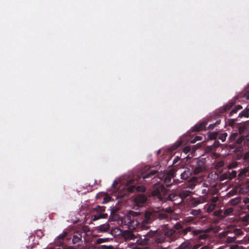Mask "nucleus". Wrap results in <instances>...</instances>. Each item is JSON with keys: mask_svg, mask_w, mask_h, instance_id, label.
<instances>
[{"mask_svg": "<svg viewBox=\"0 0 249 249\" xmlns=\"http://www.w3.org/2000/svg\"><path fill=\"white\" fill-rule=\"evenodd\" d=\"M238 111L237 109L235 107L233 108L230 113L229 116H231L234 113H236Z\"/></svg>", "mask_w": 249, "mask_h": 249, "instance_id": "nucleus-43", "label": "nucleus"}, {"mask_svg": "<svg viewBox=\"0 0 249 249\" xmlns=\"http://www.w3.org/2000/svg\"><path fill=\"white\" fill-rule=\"evenodd\" d=\"M227 136L228 134L226 132L220 134L218 135V139L221 140L222 142H224L226 140Z\"/></svg>", "mask_w": 249, "mask_h": 249, "instance_id": "nucleus-26", "label": "nucleus"}, {"mask_svg": "<svg viewBox=\"0 0 249 249\" xmlns=\"http://www.w3.org/2000/svg\"><path fill=\"white\" fill-rule=\"evenodd\" d=\"M202 194H204V195H205V194H207V191L206 189H203L202 190Z\"/></svg>", "mask_w": 249, "mask_h": 249, "instance_id": "nucleus-57", "label": "nucleus"}, {"mask_svg": "<svg viewBox=\"0 0 249 249\" xmlns=\"http://www.w3.org/2000/svg\"><path fill=\"white\" fill-rule=\"evenodd\" d=\"M236 121V119H231L228 120V122L229 123V125L230 126H232Z\"/></svg>", "mask_w": 249, "mask_h": 249, "instance_id": "nucleus-37", "label": "nucleus"}, {"mask_svg": "<svg viewBox=\"0 0 249 249\" xmlns=\"http://www.w3.org/2000/svg\"><path fill=\"white\" fill-rule=\"evenodd\" d=\"M167 189L163 184L156 183L154 184L152 191V195L157 197L160 201L167 200L177 202L180 201L178 194L173 193L166 194Z\"/></svg>", "mask_w": 249, "mask_h": 249, "instance_id": "nucleus-3", "label": "nucleus"}, {"mask_svg": "<svg viewBox=\"0 0 249 249\" xmlns=\"http://www.w3.org/2000/svg\"><path fill=\"white\" fill-rule=\"evenodd\" d=\"M237 172L236 171L232 170L231 172H229L228 175V178L229 179L231 180L236 176Z\"/></svg>", "mask_w": 249, "mask_h": 249, "instance_id": "nucleus-25", "label": "nucleus"}, {"mask_svg": "<svg viewBox=\"0 0 249 249\" xmlns=\"http://www.w3.org/2000/svg\"><path fill=\"white\" fill-rule=\"evenodd\" d=\"M192 192L189 190H182L179 193L178 195L179 196V198L180 201H178L177 203L175 202V204H178L182 202L183 200L187 197L188 196H190L191 195Z\"/></svg>", "mask_w": 249, "mask_h": 249, "instance_id": "nucleus-15", "label": "nucleus"}, {"mask_svg": "<svg viewBox=\"0 0 249 249\" xmlns=\"http://www.w3.org/2000/svg\"><path fill=\"white\" fill-rule=\"evenodd\" d=\"M220 178H221V180H223L224 179H228L227 174H223L221 176Z\"/></svg>", "mask_w": 249, "mask_h": 249, "instance_id": "nucleus-44", "label": "nucleus"}, {"mask_svg": "<svg viewBox=\"0 0 249 249\" xmlns=\"http://www.w3.org/2000/svg\"><path fill=\"white\" fill-rule=\"evenodd\" d=\"M243 201L245 204H247L248 203H249V197L245 198Z\"/></svg>", "mask_w": 249, "mask_h": 249, "instance_id": "nucleus-53", "label": "nucleus"}, {"mask_svg": "<svg viewBox=\"0 0 249 249\" xmlns=\"http://www.w3.org/2000/svg\"><path fill=\"white\" fill-rule=\"evenodd\" d=\"M216 205L215 204H211L210 205L207 209V211L208 212H213L214 209L215 208Z\"/></svg>", "mask_w": 249, "mask_h": 249, "instance_id": "nucleus-31", "label": "nucleus"}, {"mask_svg": "<svg viewBox=\"0 0 249 249\" xmlns=\"http://www.w3.org/2000/svg\"><path fill=\"white\" fill-rule=\"evenodd\" d=\"M82 233L81 231H77L74 233L72 239L73 244H77V246H79L82 243Z\"/></svg>", "mask_w": 249, "mask_h": 249, "instance_id": "nucleus-12", "label": "nucleus"}, {"mask_svg": "<svg viewBox=\"0 0 249 249\" xmlns=\"http://www.w3.org/2000/svg\"><path fill=\"white\" fill-rule=\"evenodd\" d=\"M196 204H200V201H196Z\"/></svg>", "mask_w": 249, "mask_h": 249, "instance_id": "nucleus-61", "label": "nucleus"}, {"mask_svg": "<svg viewBox=\"0 0 249 249\" xmlns=\"http://www.w3.org/2000/svg\"><path fill=\"white\" fill-rule=\"evenodd\" d=\"M133 249H150V248L148 247H145L144 248L136 247L134 248Z\"/></svg>", "mask_w": 249, "mask_h": 249, "instance_id": "nucleus-52", "label": "nucleus"}, {"mask_svg": "<svg viewBox=\"0 0 249 249\" xmlns=\"http://www.w3.org/2000/svg\"><path fill=\"white\" fill-rule=\"evenodd\" d=\"M191 150V148L190 146H186L184 147L183 149V151L185 154H187L189 153Z\"/></svg>", "mask_w": 249, "mask_h": 249, "instance_id": "nucleus-36", "label": "nucleus"}, {"mask_svg": "<svg viewBox=\"0 0 249 249\" xmlns=\"http://www.w3.org/2000/svg\"><path fill=\"white\" fill-rule=\"evenodd\" d=\"M191 175V172L189 170H185L180 175V178L183 180H186Z\"/></svg>", "mask_w": 249, "mask_h": 249, "instance_id": "nucleus-23", "label": "nucleus"}, {"mask_svg": "<svg viewBox=\"0 0 249 249\" xmlns=\"http://www.w3.org/2000/svg\"><path fill=\"white\" fill-rule=\"evenodd\" d=\"M147 198L144 194H138L134 198V202L138 206H141L144 204L147 200Z\"/></svg>", "mask_w": 249, "mask_h": 249, "instance_id": "nucleus-11", "label": "nucleus"}, {"mask_svg": "<svg viewBox=\"0 0 249 249\" xmlns=\"http://www.w3.org/2000/svg\"><path fill=\"white\" fill-rule=\"evenodd\" d=\"M36 234L38 237L40 238L44 236V233L41 230H37L36 231Z\"/></svg>", "mask_w": 249, "mask_h": 249, "instance_id": "nucleus-30", "label": "nucleus"}, {"mask_svg": "<svg viewBox=\"0 0 249 249\" xmlns=\"http://www.w3.org/2000/svg\"><path fill=\"white\" fill-rule=\"evenodd\" d=\"M249 219V214H247L243 218V220L248 222Z\"/></svg>", "mask_w": 249, "mask_h": 249, "instance_id": "nucleus-47", "label": "nucleus"}, {"mask_svg": "<svg viewBox=\"0 0 249 249\" xmlns=\"http://www.w3.org/2000/svg\"><path fill=\"white\" fill-rule=\"evenodd\" d=\"M247 209L249 210V205L247 206Z\"/></svg>", "mask_w": 249, "mask_h": 249, "instance_id": "nucleus-63", "label": "nucleus"}, {"mask_svg": "<svg viewBox=\"0 0 249 249\" xmlns=\"http://www.w3.org/2000/svg\"><path fill=\"white\" fill-rule=\"evenodd\" d=\"M121 232L122 237L125 240H134L136 238L132 232L129 231H120Z\"/></svg>", "mask_w": 249, "mask_h": 249, "instance_id": "nucleus-17", "label": "nucleus"}, {"mask_svg": "<svg viewBox=\"0 0 249 249\" xmlns=\"http://www.w3.org/2000/svg\"><path fill=\"white\" fill-rule=\"evenodd\" d=\"M193 229V227L190 226L183 229V224L179 221L177 222L172 229H158L155 231L157 244H162L166 241L169 242H174L179 237L186 236Z\"/></svg>", "mask_w": 249, "mask_h": 249, "instance_id": "nucleus-1", "label": "nucleus"}, {"mask_svg": "<svg viewBox=\"0 0 249 249\" xmlns=\"http://www.w3.org/2000/svg\"><path fill=\"white\" fill-rule=\"evenodd\" d=\"M249 168V166H247L246 168L242 170L238 175V179L241 182L242 184L244 183L245 182L244 179L248 176L247 173Z\"/></svg>", "mask_w": 249, "mask_h": 249, "instance_id": "nucleus-19", "label": "nucleus"}, {"mask_svg": "<svg viewBox=\"0 0 249 249\" xmlns=\"http://www.w3.org/2000/svg\"><path fill=\"white\" fill-rule=\"evenodd\" d=\"M126 189L128 193H133L135 191L138 192H144L145 188L143 186H136L135 180L133 179H129L126 181Z\"/></svg>", "mask_w": 249, "mask_h": 249, "instance_id": "nucleus-8", "label": "nucleus"}, {"mask_svg": "<svg viewBox=\"0 0 249 249\" xmlns=\"http://www.w3.org/2000/svg\"><path fill=\"white\" fill-rule=\"evenodd\" d=\"M248 158H249V151L246 152L244 155V159H248Z\"/></svg>", "mask_w": 249, "mask_h": 249, "instance_id": "nucleus-51", "label": "nucleus"}, {"mask_svg": "<svg viewBox=\"0 0 249 249\" xmlns=\"http://www.w3.org/2000/svg\"><path fill=\"white\" fill-rule=\"evenodd\" d=\"M82 231L84 232V233H86L89 231V227L87 226H83L82 228Z\"/></svg>", "mask_w": 249, "mask_h": 249, "instance_id": "nucleus-40", "label": "nucleus"}, {"mask_svg": "<svg viewBox=\"0 0 249 249\" xmlns=\"http://www.w3.org/2000/svg\"><path fill=\"white\" fill-rule=\"evenodd\" d=\"M239 132L240 134L239 138H237L238 134L237 133H232L229 138L230 142H234L236 140V143L240 145L239 147L240 150L248 149L249 148V131L247 127L245 125L240 126L239 128Z\"/></svg>", "mask_w": 249, "mask_h": 249, "instance_id": "nucleus-4", "label": "nucleus"}, {"mask_svg": "<svg viewBox=\"0 0 249 249\" xmlns=\"http://www.w3.org/2000/svg\"><path fill=\"white\" fill-rule=\"evenodd\" d=\"M202 140V137L199 136H196L195 138L191 141L192 143H195L196 141H201Z\"/></svg>", "mask_w": 249, "mask_h": 249, "instance_id": "nucleus-32", "label": "nucleus"}, {"mask_svg": "<svg viewBox=\"0 0 249 249\" xmlns=\"http://www.w3.org/2000/svg\"><path fill=\"white\" fill-rule=\"evenodd\" d=\"M96 231L98 233L110 232L112 234L110 225L108 223H105L96 227Z\"/></svg>", "mask_w": 249, "mask_h": 249, "instance_id": "nucleus-13", "label": "nucleus"}, {"mask_svg": "<svg viewBox=\"0 0 249 249\" xmlns=\"http://www.w3.org/2000/svg\"><path fill=\"white\" fill-rule=\"evenodd\" d=\"M106 207L104 206H96L92 209L91 219L96 221L101 218H106L107 214L105 213Z\"/></svg>", "mask_w": 249, "mask_h": 249, "instance_id": "nucleus-7", "label": "nucleus"}, {"mask_svg": "<svg viewBox=\"0 0 249 249\" xmlns=\"http://www.w3.org/2000/svg\"><path fill=\"white\" fill-rule=\"evenodd\" d=\"M196 186V184L194 183H190L187 186V188H189L191 189H193Z\"/></svg>", "mask_w": 249, "mask_h": 249, "instance_id": "nucleus-46", "label": "nucleus"}, {"mask_svg": "<svg viewBox=\"0 0 249 249\" xmlns=\"http://www.w3.org/2000/svg\"><path fill=\"white\" fill-rule=\"evenodd\" d=\"M218 200V197H213L212 199V202L213 203H216Z\"/></svg>", "mask_w": 249, "mask_h": 249, "instance_id": "nucleus-50", "label": "nucleus"}, {"mask_svg": "<svg viewBox=\"0 0 249 249\" xmlns=\"http://www.w3.org/2000/svg\"><path fill=\"white\" fill-rule=\"evenodd\" d=\"M213 146L212 145H211V146H208L207 147H206V150L207 152H211L213 151Z\"/></svg>", "mask_w": 249, "mask_h": 249, "instance_id": "nucleus-42", "label": "nucleus"}, {"mask_svg": "<svg viewBox=\"0 0 249 249\" xmlns=\"http://www.w3.org/2000/svg\"><path fill=\"white\" fill-rule=\"evenodd\" d=\"M200 249H211L209 246L208 245H205L202 246Z\"/></svg>", "mask_w": 249, "mask_h": 249, "instance_id": "nucleus-54", "label": "nucleus"}, {"mask_svg": "<svg viewBox=\"0 0 249 249\" xmlns=\"http://www.w3.org/2000/svg\"><path fill=\"white\" fill-rule=\"evenodd\" d=\"M248 91L247 90V93L245 94V96L247 99H249V94H248Z\"/></svg>", "mask_w": 249, "mask_h": 249, "instance_id": "nucleus-59", "label": "nucleus"}, {"mask_svg": "<svg viewBox=\"0 0 249 249\" xmlns=\"http://www.w3.org/2000/svg\"><path fill=\"white\" fill-rule=\"evenodd\" d=\"M243 116H245L246 117H249V109L248 108V107L246 108V112H242L239 113L238 117H242Z\"/></svg>", "mask_w": 249, "mask_h": 249, "instance_id": "nucleus-27", "label": "nucleus"}, {"mask_svg": "<svg viewBox=\"0 0 249 249\" xmlns=\"http://www.w3.org/2000/svg\"><path fill=\"white\" fill-rule=\"evenodd\" d=\"M159 244L154 243L153 245V249H166V248L159 245Z\"/></svg>", "mask_w": 249, "mask_h": 249, "instance_id": "nucleus-35", "label": "nucleus"}, {"mask_svg": "<svg viewBox=\"0 0 249 249\" xmlns=\"http://www.w3.org/2000/svg\"><path fill=\"white\" fill-rule=\"evenodd\" d=\"M235 108H236V109H237V110H240V109H242V107H241V106H240V105H238L237 106H236V107H235Z\"/></svg>", "mask_w": 249, "mask_h": 249, "instance_id": "nucleus-58", "label": "nucleus"}, {"mask_svg": "<svg viewBox=\"0 0 249 249\" xmlns=\"http://www.w3.org/2000/svg\"><path fill=\"white\" fill-rule=\"evenodd\" d=\"M233 210L231 208H229L226 209L224 212V214L226 215L229 214L230 213H232Z\"/></svg>", "mask_w": 249, "mask_h": 249, "instance_id": "nucleus-39", "label": "nucleus"}, {"mask_svg": "<svg viewBox=\"0 0 249 249\" xmlns=\"http://www.w3.org/2000/svg\"><path fill=\"white\" fill-rule=\"evenodd\" d=\"M218 135L217 132H213L209 135V138L211 140H215L218 138Z\"/></svg>", "mask_w": 249, "mask_h": 249, "instance_id": "nucleus-29", "label": "nucleus"}, {"mask_svg": "<svg viewBox=\"0 0 249 249\" xmlns=\"http://www.w3.org/2000/svg\"><path fill=\"white\" fill-rule=\"evenodd\" d=\"M220 145V143H219V142L218 141H214L213 144L212 145L213 147L214 148H216L218 147Z\"/></svg>", "mask_w": 249, "mask_h": 249, "instance_id": "nucleus-38", "label": "nucleus"}, {"mask_svg": "<svg viewBox=\"0 0 249 249\" xmlns=\"http://www.w3.org/2000/svg\"><path fill=\"white\" fill-rule=\"evenodd\" d=\"M122 223L124 225H127L129 230L135 229L139 224L137 221L131 219V216L129 215L124 216L122 220Z\"/></svg>", "mask_w": 249, "mask_h": 249, "instance_id": "nucleus-9", "label": "nucleus"}, {"mask_svg": "<svg viewBox=\"0 0 249 249\" xmlns=\"http://www.w3.org/2000/svg\"><path fill=\"white\" fill-rule=\"evenodd\" d=\"M91 249H114V248L111 245H97L95 246L91 247Z\"/></svg>", "mask_w": 249, "mask_h": 249, "instance_id": "nucleus-22", "label": "nucleus"}, {"mask_svg": "<svg viewBox=\"0 0 249 249\" xmlns=\"http://www.w3.org/2000/svg\"><path fill=\"white\" fill-rule=\"evenodd\" d=\"M172 176L169 175L166 176L164 179V182L167 187H169L172 185L173 183L178 184L179 181V180H176L174 179H172Z\"/></svg>", "mask_w": 249, "mask_h": 249, "instance_id": "nucleus-16", "label": "nucleus"}, {"mask_svg": "<svg viewBox=\"0 0 249 249\" xmlns=\"http://www.w3.org/2000/svg\"><path fill=\"white\" fill-rule=\"evenodd\" d=\"M118 184V182L117 181H114L112 184V186L114 187H115Z\"/></svg>", "mask_w": 249, "mask_h": 249, "instance_id": "nucleus-56", "label": "nucleus"}, {"mask_svg": "<svg viewBox=\"0 0 249 249\" xmlns=\"http://www.w3.org/2000/svg\"><path fill=\"white\" fill-rule=\"evenodd\" d=\"M166 217V214L157 211H148L144 214V218L139 226L142 230H147L150 228L149 225L155 219H162Z\"/></svg>", "mask_w": 249, "mask_h": 249, "instance_id": "nucleus-5", "label": "nucleus"}, {"mask_svg": "<svg viewBox=\"0 0 249 249\" xmlns=\"http://www.w3.org/2000/svg\"><path fill=\"white\" fill-rule=\"evenodd\" d=\"M207 123L206 122H202L198 124H196L192 128L193 132H197L205 129Z\"/></svg>", "mask_w": 249, "mask_h": 249, "instance_id": "nucleus-18", "label": "nucleus"}, {"mask_svg": "<svg viewBox=\"0 0 249 249\" xmlns=\"http://www.w3.org/2000/svg\"><path fill=\"white\" fill-rule=\"evenodd\" d=\"M240 202V199L238 198H236L235 199H233L231 200V203L232 205H235L237 204Z\"/></svg>", "mask_w": 249, "mask_h": 249, "instance_id": "nucleus-34", "label": "nucleus"}, {"mask_svg": "<svg viewBox=\"0 0 249 249\" xmlns=\"http://www.w3.org/2000/svg\"><path fill=\"white\" fill-rule=\"evenodd\" d=\"M191 232L194 236H197L195 238L196 243L193 245L192 240H185L179 246L178 249H198L203 244L201 240L205 241L208 237V235L205 233L203 230H192Z\"/></svg>", "mask_w": 249, "mask_h": 249, "instance_id": "nucleus-2", "label": "nucleus"}, {"mask_svg": "<svg viewBox=\"0 0 249 249\" xmlns=\"http://www.w3.org/2000/svg\"><path fill=\"white\" fill-rule=\"evenodd\" d=\"M205 170V167L202 162H199L196 166L194 169L193 172L195 175H198Z\"/></svg>", "mask_w": 249, "mask_h": 249, "instance_id": "nucleus-20", "label": "nucleus"}, {"mask_svg": "<svg viewBox=\"0 0 249 249\" xmlns=\"http://www.w3.org/2000/svg\"><path fill=\"white\" fill-rule=\"evenodd\" d=\"M33 236H29V238H30V239H31V238H33Z\"/></svg>", "mask_w": 249, "mask_h": 249, "instance_id": "nucleus-62", "label": "nucleus"}, {"mask_svg": "<svg viewBox=\"0 0 249 249\" xmlns=\"http://www.w3.org/2000/svg\"><path fill=\"white\" fill-rule=\"evenodd\" d=\"M220 120L217 121L214 124H215V126L220 124Z\"/></svg>", "mask_w": 249, "mask_h": 249, "instance_id": "nucleus-60", "label": "nucleus"}, {"mask_svg": "<svg viewBox=\"0 0 249 249\" xmlns=\"http://www.w3.org/2000/svg\"><path fill=\"white\" fill-rule=\"evenodd\" d=\"M109 239V238H98L96 240V243L97 245H100L103 242L108 241Z\"/></svg>", "mask_w": 249, "mask_h": 249, "instance_id": "nucleus-28", "label": "nucleus"}, {"mask_svg": "<svg viewBox=\"0 0 249 249\" xmlns=\"http://www.w3.org/2000/svg\"><path fill=\"white\" fill-rule=\"evenodd\" d=\"M180 160V158L178 156H176L173 160V164H176L179 160Z\"/></svg>", "mask_w": 249, "mask_h": 249, "instance_id": "nucleus-45", "label": "nucleus"}, {"mask_svg": "<svg viewBox=\"0 0 249 249\" xmlns=\"http://www.w3.org/2000/svg\"><path fill=\"white\" fill-rule=\"evenodd\" d=\"M230 248L231 249H240V247L237 245H232Z\"/></svg>", "mask_w": 249, "mask_h": 249, "instance_id": "nucleus-49", "label": "nucleus"}, {"mask_svg": "<svg viewBox=\"0 0 249 249\" xmlns=\"http://www.w3.org/2000/svg\"><path fill=\"white\" fill-rule=\"evenodd\" d=\"M234 103L233 102H230L227 105L219 108V112L221 113H223L227 110H230L233 106Z\"/></svg>", "mask_w": 249, "mask_h": 249, "instance_id": "nucleus-21", "label": "nucleus"}, {"mask_svg": "<svg viewBox=\"0 0 249 249\" xmlns=\"http://www.w3.org/2000/svg\"><path fill=\"white\" fill-rule=\"evenodd\" d=\"M234 235L233 236H228L226 238V242L227 243L235 242L236 237L242 234V231L239 229H235L233 231Z\"/></svg>", "mask_w": 249, "mask_h": 249, "instance_id": "nucleus-14", "label": "nucleus"}, {"mask_svg": "<svg viewBox=\"0 0 249 249\" xmlns=\"http://www.w3.org/2000/svg\"><path fill=\"white\" fill-rule=\"evenodd\" d=\"M109 199H110V197H105L104 198V200L103 202L104 203H106V202H108Z\"/></svg>", "mask_w": 249, "mask_h": 249, "instance_id": "nucleus-55", "label": "nucleus"}, {"mask_svg": "<svg viewBox=\"0 0 249 249\" xmlns=\"http://www.w3.org/2000/svg\"><path fill=\"white\" fill-rule=\"evenodd\" d=\"M246 187H242L240 191L241 193H248L249 191V181L247 180L246 181Z\"/></svg>", "mask_w": 249, "mask_h": 249, "instance_id": "nucleus-24", "label": "nucleus"}, {"mask_svg": "<svg viewBox=\"0 0 249 249\" xmlns=\"http://www.w3.org/2000/svg\"><path fill=\"white\" fill-rule=\"evenodd\" d=\"M201 211L200 210H192L191 211V213L194 215H197L200 214Z\"/></svg>", "mask_w": 249, "mask_h": 249, "instance_id": "nucleus-33", "label": "nucleus"}, {"mask_svg": "<svg viewBox=\"0 0 249 249\" xmlns=\"http://www.w3.org/2000/svg\"><path fill=\"white\" fill-rule=\"evenodd\" d=\"M158 171L156 170H149L146 173H142L141 178H142L144 180H145L146 181H148L147 180V179H153L156 177V175L158 174Z\"/></svg>", "mask_w": 249, "mask_h": 249, "instance_id": "nucleus-10", "label": "nucleus"}, {"mask_svg": "<svg viewBox=\"0 0 249 249\" xmlns=\"http://www.w3.org/2000/svg\"><path fill=\"white\" fill-rule=\"evenodd\" d=\"M215 126V124H210L209 126H208V128L209 129H213L214 127Z\"/></svg>", "mask_w": 249, "mask_h": 249, "instance_id": "nucleus-48", "label": "nucleus"}, {"mask_svg": "<svg viewBox=\"0 0 249 249\" xmlns=\"http://www.w3.org/2000/svg\"><path fill=\"white\" fill-rule=\"evenodd\" d=\"M136 243L138 245L145 246L147 245L157 244V236L155 231L150 230L146 234L140 236L137 239Z\"/></svg>", "mask_w": 249, "mask_h": 249, "instance_id": "nucleus-6", "label": "nucleus"}, {"mask_svg": "<svg viewBox=\"0 0 249 249\" xmlns=\"http://www.w3.org/2000/svg\"><path fill=\"white\" fill-rule=\"evenodd\" d=\"M67 232H64L62 234L59 235L58 236V239L63 240V239H64V238L66 237V236L67 235Z\"/></svg>", "mask_w": 249, "mask_h": 249, "instance_id": "nucleus-41", "label": "nucleus"}]
</instances>
